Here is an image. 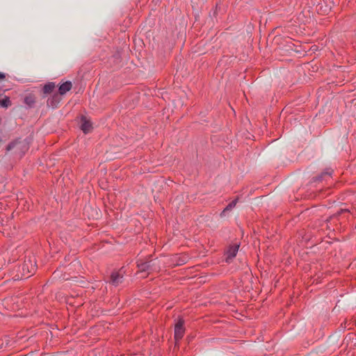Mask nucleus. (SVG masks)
Listing matches in <instances>:
<instances>
[{
  "instance_id": "obj_18",
  "label": "nucleus",
  "mask_w": 356,
  "mask_h": 356,
  "mask_svg": "<svg viewBox=\"0 0 356 356\" xmlns=\"http://www.w3.org/2000/svg\"><path fill=\"white\" fill-rule=\"evenodd\" d=\"M228 212V211H225V208L222 210V211L220 213V217H223L226 215V213Z\"/></svg>"
},
{
  "instance_id": "obj_12",
  "label": "nucleus",
  "mask_w": 356,
  "mask_h": 356,
  "mask_svg": "<svg viewBox=\"0 0 356 356\" xmlns=\"http://www.w3.org/2000/svg\"><path fill=\"white\" fill-rule=\"evenodd\" d=\"M123 279V276L120 275L118 272L114 271L111 273L110 276V282L115 286H118L120 283H122Z\"/></svg>"
},
{
  "instance_id": "obj_17",
  "label": "nucleus",
  "mask_w": 356,
  "mask_h": 356,
  "mask_svg": "<svg viewBox=\"0 0 356 356\" xmlns=\"http://www.w3.org/2000/svg\"><path fill=\"white\" fill-rule=\"evenodd\" d=\"M228 212V211H225V208L222 210V211L220 213V217H223L226 215V213Z\"/></svg>"
},
{
  "instance_id": "obj_5",
  "label": "nucleus",
  "mask_w": 356,
  "mask_h": 356,
  "mask_svg": "<svg viewBox=\"0 0 356 356\" xmlns=\"http://www.w3.org/2000/svg\"><path fill=\"white\" fill-rule=\"evenodd\" d=\"M240 247V243H234L233 245H230L227 251L225 252V261L227 264H230L233 259L236 256L237 252L238 251V248Z\"/></svg>"
},
{
  "instance_id": "obj_13",
  "label": "nucleus",
  "mask_w": 356,
  "mask_h": 356,
  "mask_svg": "<svg viewBox=\"0 0 356 356\" xmlns=\"http://www.w3.org/2000/svg\"><path fill=\"white\" fill-rule=\"evenodd\" d=\"M24 102L28 106L29 108H33L35 104V97L33 94L30 93L25 96Z\"/></svg>"
},
{
  "instance_id": "obj_16",
  "label": "nucleus",
  "mask_w": 356,
  "mask_h": 356,
  "mask_svg": "<svg viewBox=\"0 0 356 356\" xmlns=\"http://www.w3.org/2000/svg\"><path fill=\"white\" fill-rule=\"evenodd\" d=\"M6 79V74L0 72V81H2Z\"/></svg>"
},
{
  "instance_id": "obj_9",
  "label": "nucleus",
  "mask_w": 356,
  "mask_h": 356,
  "mask_svg": "<svg viewBox=\"0 0 356 356\" xmlns=\"http://www.w3.org/2000/svg\"><path fill=\"white\" fill-rule=\"evenodd\" d=\"M56 88L54 82L49 81L46 83L41 89L42 97L45 98L48 95L51 94Z\"/></svg>"
},
{
  "instance_id": "obj_3",
  "label": "nucleus",
  "mask_w": 356,
  "mask_h": 356,
  "mask_svg": "<svg viewBox=\"0 0 356 356\" xmlns=\"http://www.w3.org/2000/svg\"><path fill=\"white\" fill-rule=\"evenodd\" d=\"M184 319L179 317L175 325L174 338L176 341L181 340L185 333Z\"/></svg>"
},
{
  "instance_id": "obj_6",
  "label": "nucleus",
  "mask_w": 356,
  "mask_h": 356,
  "mask_svg": "<svg viewBox=\"0 0 356 356\" xmlns=\"http://www.w3.org/2000/svg\"><path fill=\"white\" fill-rule=\"evenodd\" d=\"M189 257L184 254H175L171 256L170 261L172 266H179L186 264Z\"/></svg>"
},
{
  "instance_id": "obj_4",
  "label": "nucleus",
  "mask_w": 356,
  "mask_h": 356,
  "mask_svg": "<svg viewBox=\"0 0 356 356\" xmlns=\"http://www.w3.org/2000/svg\"><path fill=\"white\" fill-rule=\"evenodd\" d=\"M332 173L333 170L332 168H325L319 175L313 177L310 180V183H322L324 181H326L332 177Z\"/></svg>"
},
{
  "instance_id": "obj_1",
  "label": "nucleus",
  "mask_w": 356,
  "mask_h": 356,
  "mask_svg": "<svg viewBox=\"0 0 356 356\" xmlns=\"http://www.w3.org/2000/svg\"><path fill=\"white\" fill-rule=\"evenodd\" d=\"M17 146L20 150L21 156H23L29 148L26 139L22 140L21 138H17L10 141L6 146V149L7 152H9Z\"/></svg>"
},
{
  "instance_id": "obj_15",
  "label": "nucleus",
  "mask_w": 356,
  "mask_h": 356,
  "mask_svg": "<svg viewBox=\"0 0 356 356\" xmlns=\"http://www.w3.org/2000/svg\"><path fill=\"white\" fill-rule=\"evenodd\" d=\"M238 197H237L236 199L233 200L230 202L225 207V211H230L233 208L235 207L236 203L238 202Z\"/></svg>"
},
{
  "instance_id": "obj_8",
  "label": "nucleus",
  "mask_w": 356,
  "mask_h": 356,
  "mask_svg": "<svg viewBox=\"0 0 356 356\" xmlns=\"http://www.w3.org/2000/svg\"><path fill=\"white\" fill-rule=\"evenodd\" d=\"M62 100V97L57 92L53 94L47 100V106L49 108L55 109L58 107L59 103Z\"/></svg>"
},
{
  "instance_id": "obj_7",
  "label": "nucleus",
  "mask_w": 356,
  "mask_h": 356,
  "mask_svg": "<svg viewBox=\"0 0 356 356\" xmlns=\"http://www.w3.org/2000/svg\"><path fill=\"white\" fill-rule=\"evenodd\" d=\"M80 129L85 134H88L90 133L92 129V123L90 119H88L86 116L81 115L80 117Z\"/></svg>"
},
{
  "instance_id": "obj_2",
  "label": "nucleus",
  "mask_w": 356,
  "mask_h": 356,
  "mask_svg": "<svg viewBox=\"0 0 356 356\" xmlns=\"http://www.w3.org/2000/svg\"><path fill=\"white\" fill-rule=\"evenodd\" d=\"M36 268L37 265L34 260H32L31 258L25 259L22 266V275L29 277L35 273Z\"/></svg>"
},
{
  "instance_id": "obj_10",
  "label": "nucleus",
  "mask_w": 356,
  "mask_h": 356,
  "mask_svg": "<svg viewBox=\"0 0 356 356\" xmlns=\"http://www.w3.org/2000/svg\"><path fill=\"white\" fill-rule=\"evenodd\" d=\"M137 267L140 272H150L154 270L153 265L151 264V261H138Z\"/></svg>"
},
{
  "instance_id": "obj_14",
  "label": "nucleus",
  "mask_w": 356,
  "mask_h": 356,
  "mask_svg": "<svg viewBox=\"0 0 356 356\" xmlns=\"http://www.w3.org/2000/svg\"><path fill=\"white\" fill-rule=\"evenodd\" d=\"M12 102L10 101V99L8 96H4L3 98L0 99V107L7 108L10 106H11Z\"/></svg>"
},
{
  "instance_id": "obj_11",
  "label": "nucleus",
  "mask_w": 356,
  "mask_h": 356,
  "mask_svg": "<svg viewBox=\"0 0 356 356\" xmlns=\"http://www.w3.org/2000/svg\"><path fill=\"white\" fill-rule=\"evenodd\" d=\"M72 88V83L70 81H66L58 86L57 93L61 97L65 95Z\"/></svg>"
},
{
  "instance_id": "obj_19",
  "label": "nucleus",
  "mask_w": 356,
  "mask_h": 356,
  "mask_svg": "<svg viewBox=\"0 0 356 356\" xmlns=\"http://www.w3.org/2000/svg\"><path fill=\"white\" fill-rule=\"evenodd\" d=\"M342 212H343V210H341V211H339V212L338 213V215H339V214H340V213H341Z\"/></svg>"
}]
</instances>
